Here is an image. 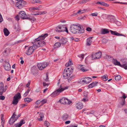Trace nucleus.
Wrapping results in <instances>:
<instances>
[{
    "instance_id": "16",
    "label": "nucleus",
    "mask_w": 127,
    "mask_h": 127,
    "mask_svg": "<svg viewBox=\"0 0 127 127\" xmlns=\"http://www.w3.org/2000/svg\"><path fill=\"white\" fill-rule=\"evenodd\" d=\"M78 68L80 70H81L83 72L88 71V70L85 68V66L83 65L79 64L77 65Z\"/></svg>"
},
{
    "instance_id": "36",
    "label": "nucleus",
    "mask_w": 127,
    "mask_h": 127,
    "mask_svg": "<svg viewBox=\"0 0 127 127\" xmlns=\"http://www.w3.org/2000/svg\"><path fill=\"white\" fill-rule=\"evenodd\" d=\"M114 22L118 26H120L121 25L122 23L120 22L115 20H114Z\"/></svg>"
},
{
    "instance_id": "44",
    "label": "nucleus",
    "mask_w": 127,
    "mask_h": 127,
    "mask_svg": "<svg viewBox=\"0 0 127 127\" xmlns=\"http://www.w3.org/2000/svg\"><path fill=\"white\" fill-rule=\"evenodd\" d=\"M89 110L88 109H83L82 110V111L83 112L85 111H86L85 112H84L85 113H87V114H89L90 113V112H89V113H88L87 112V111Z\"/></svg>"
},
{
    "instance_id": "33",
    "label": "nucleus",
    "mask_w": 127,
    "mask_h": 127,
    "mask_svg": "<svg viewBox=\"0 0 127 127\" xmlns=\"http://www.w3.org/2000/svg\"><path fill=\"white\" fill-rule=\"evenodd\" d=\"M24 100L25 101L29 103L32 101L33 99L30 97H26L24 98Z\"/></svg>"
},
{
    "instance_id": "14",
    "label": "nucleus",
    "mask_w": 127,
    "mask_h": 127,
    "mask_svg": "<svg viewBox=\"0 0 127 127\" xmlns=\"http://www.w3.org/2000/svg\"><path fill=\"white\" fill-rule=\"evenodd\" d=\"M4 66L5 69L7 71H9L11 68V66L10 64L8 63V60H5Z\"/></svg>"
},
{
    "instance_id": "21",
    "label": "nucleus",
    "mask_w": 127,
    "mask_h": 127,
    "mask_svg": "<svg viewBox=\"0 0 127 127\" xmlns=\"http://www.w3.org/2000/svg\"><path fill=\"white\" fill-rule=\"evenodd\" d=\"M76 106L77 109L80 110L83 108V105L82 103L80 102L77 103Z\"/></svg>"
},
{
    "instance_id": "57",
    "label": "nucleus",
    "mask_w": 127,
    "mask_h": 127,
    "mask_svg": "<svg viewBox=\"0 0 127 127\" xmlns=\"http://www.w3.org/2000/svg\"><path fill=\"white\" fill-rule=\"evenodd\" d=\"M86 30L88 31H91L92 29L88 27L87 28Z\"/></svg>"
},
{
    "instance_id": "46",
    "label": "nucleus",
    "mask_w": 127,
    "mask_h": 127,
    "mask_svg": "<svg viewBox=\"0 0 127 127\" xmlns=\"http://www.w3.org/2000/svg\"><path fill=\"white\" fill-rule=\"evenodd\" d=\"M44 125L45 126H46L47 127H48V126L49 125V123L48 122L46 121H45L44 122Z\"/></svg>"
},
{
    "instance_id": "53",
    "label": "nucleus",
    "mask_w": 127,
    "mask_h": 127,
    "mask_svg": "<svg viewBox=\"0 0 127 127\" xmlns=\"http://www.w3.org/2000/svg\"><path fill=\"white\" fill-rule=\"evenodd\" d=\"M40 103H41V101L38 100L36 101L35 103L36 104L38 105Z\"/></svg>"
},
{
    "instance_id": "51",
    "label": "nucleus",
    "mask_w": 127,
    "mask_h": 127,
    "mask_svg": "<svg viewBox=\"0 0 127 127\" xmlns=\"http://www.w3.org/2000/svg\"><path fill=\"white\" fill-rule=\"evenodd\" d=\"M41 12H37L36 13L33 14V15H41Z\"/></svg>"
},
{
    "instance_id": "6",
    "label": "nucleus",
    "mask_w": 127,
    "mask_h": 127,
    "mask_svg": "<svg viewBox=\"0 0 127 127\" xmlns=\"http://www.w3.org/2000/svg\"><path fill=\"white\" fill-rule=\"evenodd\" d=\"M55 30L57 32H66L67 33H68L67 28L64 26L60 25L57 27Z\"/></svg>"
},
{
    "instance_id": "32",
    "label": "nucleus",
    "mask_w": 127,
    "mask_h": 127,
    "mask_svg": "<svg viewBox=\"0 0 127 127\" xmlns=\"http://www.w3.org/2000/svg\"><path fill=\"white\" fill-rule=\"evenodd\" d=\"M13 115H14L13 116L14 118L16 120H17L18 118L19 117L21 116V114H19L18 116H17L15 113L14 112L13 114Z\"/></svg>"
},
{
    "instance_id": "42",
    "label": "nucleus",
    "mask_w": 127,
    "mask_h": 127,
    "mask_svg": "<svg viewBox=\"0 0 127 127\" xmlns=\"http://www.w3.org/2000/svg\"><path fill=\"white\" fill-rule=\"evenodd\" d=\"M30 10H40V8L39 7H33L30 8Z\"/></svg>"
},
{
    "instance_id": "17",
    "label": "nucleus",
    "mask_w": 127,
    "mask_h": 127,
    "mask_svg": "<svg viewBox=\"0 0 127 127\" xmlns=\"http://www.w3.org/2000/svg\"><path fill=\"white\" fill-rule=\"evenodd\" d=\"M127 97V96L125 95L124 93H123L122 96L121 97V99H122V102L121 103V104L122 105H123L125 104V99Z\"/></svg>"
},
{
    "instance_id": "48",
    "label": "nucleus",
    "mask_w": 127,
    "mask_h": 127,
    "mask_svg": "<svg viewBox=\"0 0 127 127\" xmlns=\"http://www.w3.org/2000/svg\"><path fill=\"white\" fill-rule=\"evenodd\" d=\"M47 102V100L46 99H43L41 101V103L43 104L46 103Z\"/></svg>"
},
{
    "instance_id": "18",
    "label": "nucleus",
    "mask_w": 127,
    "mask_h": 127,
    "mask_svg": "<svg viewBox=\"0 0 127 127\" xmlns=\"http://www.w3.org/2000/svg\"><path fill=\"white\" fill-rule=\"evenodd\" d=\"M25 121L24 120H22L20 122L16 124L15 125V127H21L23 124H25Z\"/></svg>"
},
{
    "instance_id": "61",
    "label": "nucleus",
    "mask_w": 127,
    "mask_h": 127,
    "mask_svg": "<svg viewBox=\"0 0 127 127\" xmlns=\"http://www.w3.org/2000/svg\"><path fill=\"white\" fill-rule=\"evenodd\" d=\"M43 85L44 86H48V84L44 82L43 83Z\"/></svg>"
},
{
    "instance_id": "5",
    "label": "nucleus",
    "mask_w": 127,
    "mask_h": 127,
    "mask_svg": "<svg viewBox=\"0 0 127 127\" xmlns=\"http://www.w3.org/2000/svg\"><path fill=\"white\" fill-rule=\"evenodd\" d=\"M72 68L66 67L64 69L63 73V77L65 78H67L69 77L70 74L72 73Z\"/></svg>"
},
{
    "instance_id": "64",
    "label": "nucleus",
    "mask_w": 127,
    "mask_h": 127,
    "mask_svg": "<svg viewBox=\"0 0 127 127\" xmlns=\"http://www.w3.org/2000/svg\"><path fill=\"white\" fill-rule=\"evenodd\" d=\"M77 127L75 126L70 125L67 126V127Z\"/></svg>"
},
{
    "instance_id": "2",
    "label": "nucleus",
    "mask_w": 127,
    "mask_h": 127,
    "mask_svg": "<svg viewBox=\"0 0 127 127\" xmlns=\"http://www.w3.org/2000/svg\"><path fill=\"white\" fill-rule=\"evenodd\" d=\"M70 31L74 33H82L84 30L83 27L79 24L72 25L70 27Z\"/></svg>"
},
{
    "instance_id": "58",
    "label": "nucleus",
    "mask_w": 127,
    "mask_h": 127,
    "mask_svg": "<svg viewBox=\"0 0 127 127\" xmlns=\"http://www.w3.org/2000/svg\"><path fill=\"white\" fill-rule=\"evenodd\" d=\"M88 101V99H87V98H84L82 100V101L85 102L86 101Z\"/></svg>"
},
{
    "instance_id": "12",
    "label": "nucleus",
    "mask_w": 127,
    "mask_h": 127,
    "mask_svg": "<svg viewBox=\"0 0 127 127\" xmlns=\"http://www.w3.org/2000/svg\"><path fill=\"white\" fill-rule=\"evenodd\" d=\"M101 53L99 52L95 53H93L92 55V58L93 59H96L100 58H101Z\"/></svg>"
},
{
    "instance_id": "60",
    "label": "nucleus",
    "mask_w": 127,
    "mask_h": 127,
    "mask_svg": "<svg viewBox=\"0 0 127 127\" xmlns=\"http://www.w3.org/2000/svg\"><path fill=\"white\" fill-rule=\"evenodd\" d=\"M84 55L83 54H81V55H79L78 56L79 57H81L82 58V59H83L84 57Z\"/></svg>"
},
{
    "instance_id": "43",
    "label": "nucleus",
    "mask_w": 127,
    "mask_h": 127,
    "mask_svg": "<svg viewBox=\"0 0 127 127\" xmlns=\"http://www.w3.org/2000/svg\"><path fill=\"white\" fill-rule=\"evenodd\" d=\"M104 57L105 59L109 60L111 58V56L107 55L105 54L104 56Z\"/></svg>"
},
{
    "instance_id": "19",
    "label": "nucleus",
    "mask_w": 127,
    "mask_h": 127,
    "mask_svg": "<svg viewBox=\"0 0 127 127\" xmlns=\"http://www.w3.org/2000/svg\"><path fill=\"white\" fill-rule=\"evenodd\" d=\"M109 31L108 29H102L101 31V34H104L108 33Z\"/></svg>"
},
{
    "instance_id": "23",
    "label": "nucleus",
    "mask_w": 127,
    "mask_h": 127,
    "mask_svg": "<svg viewBox=\"0 0 127 127\" xmlns=\"http://www.w3.org/2000/svg\"><path fill=\"white\" fill-rule=\"evenodd\" d=\"M110 31L111 34L113 35H116L117 36H125V35L118 33L116 31H114L111 30H110Z\"/></svg>"
},
{
    "instance_id": "10",
    "label": "nucleus",
    "mask_w": 127,
    "mask_h": 127,
    "mask_svg": "<svg viewBox=\"0 0 127 127\" xmlns=\"http://www.w3.org/2000/svg\"><path fill=\"white\" fill-rule=\"evenodd\" d=\"M19 16L20 17L23 19H27L30 20L31 19L30 18L27 17L25 12L24 11H21L19 12Z\"/></svg>"
},
{
    "instance_id": "41",
    "label": "nucleus",
    "mask_w": 127,
    "mask_h": 127,
    "mask_svg": "<svg viewBox=\"0 0 127 127\" xmlns=\"http://www.w3.org/2000/svg\"><path fill=\"white\" fill-rule=\"evenodd\" d=\"M102 78L103 79L104 81H106L108 79L107 75H105L102 76Z\"/></svg>"
},
{
    "instance_id": "34",
    "label": "nucleus",
    "mask_w": 127,
    "mask_h": 127,
    "mask_svg": "<svg viewBox=\"0 0 127 127\" xmlns=\"http://www.w3.org/2000/svg\"><path fill=\"white\" fill-rule=\"evenodd\" d=\"M122 65L121 67H122L124 68L126 70L127 69V62Z\"/></svg>"
},
{
    "instance_id": "62",
    "label": "nucleus",
    "mask_w": 127,
    "mask_h": 127,
    "mask_svg": "<svg viewBox=\"0 0 127 127\" xmlns=\"http://www.w3.org/2000/svg\"><path fill=\"white\" fill-rule=\"evenodd\" d=\"M70 121H66L65 122V124H69V123H70Z\"/></svg>"
},
{
    "instance_id": "39",
    "label": "nucleus",
    "mask_w": 127,
    "mask_h": 127,
    "mask_svg": "<svg viewBox=\"0 0 127 127\" xmlns=\"http://www.w3.org/2000/svg\"><path fill=\"white\" fill-rule=\"evenodd\" d=\"M121 78V77L120 75H118L116 76L115 78V79L117 81L120 80Z\"/></svg>"
},
{
    "instance_id": "28",
    "label": "nucleus",
    "mask_w": 127,
    "mask_h": 127,
    "mask_svg": "<svg viewBox=\"0 0 127 127\" xmlns=\"http://www.w3.org/2000/svg\"><path fill=\"white\" fill-rule=\"evenodd\" d=\"M88 10L87 9H84L82 10H80L77 13L74 14V15H75L78 14H82L84 13Z\"/></svg>"
},
{
    "instance_id": "3",
    "label": "nucleus",
    "mask_w": 127,
    "mask_h": 127,
    "mask_svg": "<svg viewBox=\"0 0 127 127\" xmlns=\"http://www.w3.org/2000/svg\"><path fill=\"white\" fill-rule=\"evenodd\" d=\"M59 82H58V87L57 89L51 95H50L51 97H55L58 95L60 93L64 90L68 89V86L64 87L61 85L59 86Z\"/></svg>"
},
{
    "instance_id": "40",
    "label": "nucleus",
    "mask_w": 127,
    "mask_h": 127,
    "mask_svg": "<svg viewBox=\"0 0 127 127\" xmlns=\"http://www.w3.org/2000/svg\"><path fill=\"white\" fill-rule=\"evenodd\" d=\"M72 64L73 63H72L71 60H69L68 62L65 65L66 66H68L72 65Z\"/></svg>"
},
{
    "instance_id": "25",
    "label": "nucleus",
    "mask_w": 127,
    "mask_h": 127,
    "mask_svg": "<svg viewBox=\"0 0 127 127\" xmlns=\"http://www.w3.org/2000/svg\"><path fill=\"white\" fill-rule=\"evenodd\" d=\"M98 83V82L96 81H95L93 82L91 84H90L88 86L89 88H92L94 87L95 86L97 85V84Z\"/></svg>"
},
{
    "instance_id": "8",
    "label": "nucleus",
    "mask_w": 127,
    "mask_h": 127,
    "mask_svg": "<svg viewBox=\"0 0 127 127\" xmlns=\"http://www.w3.org/2000/svg\"><path fill=\"white\" fill-rule=\"evenodd\" d=\"M26 4V2L24 1H18L16 4V6L19 9H21Z\"/></svg>"
},
{
    "instance_id": "29",
    "label": "nucleus",
    "mask_w": 127,
    "mask_h": 127,
    "mask_svg": "<svg viewBox=\"0 0 127 127\" xmlns=\"http://www.w3.org/2000/svg\"><path fill=\"white\" fill-rule=\"evenodd\" d=\"M39 116L40 118H38V120L39 121H42L44 117V114L42 113H40Z\"/></svg>"
},
{
    "instance_id": "55",
    "label": "nucleus",
    "mask_w": 127,
    "mask_h": 127,
    "mask_svg": "<svg viewBox=\"0 0 127 127\" xmlns=\"http://www.w3.org/2000/svg\"><path fill=\"white\" fill-rule=\"evenodd\" d=\"M36 3L41 4L42 3V2L40 0H36Z\"/></svg>"
},
{
    "instance_id": "47",
    "label": "nucleus",
    "mask_w": 127,
    "mask_h": 127,
    "mask_svg": "<svg viewBox=\"0 0 127 127\" xmlns=\"http://www.w3.org/2000/svg\"><path fill=\"white\" fill-rule=\"evenodd\" d=\"M45 78H44V80L46 81H49L48 78L47 74L45 75Z\"/></svg>"
},
{
    "instance_id": "11",
    "label": "nucleus",
    "mask_w": 127,
    "mask_h": 127,
    "mask_svg": "<svg viewBox=\"0 0 127 127\" xmlns=\"http://www.w3.org/2000/svg\"><path fill=\"white\" fill-rule=\"evenodd\" d=\"M48 65V64L47 63L44 62L38 64L37 66L39 70H42L47 67Z\"/></svg>"
},
{
    "instance_id": "26",
    "label": "nucleus",
    "mask_w": 127,
    "mask_h": 127,
    "mask_svg": "<svg viewBox=\"0 0 127 127\" xmlns=\"http://www.w3.org/2000/svg\"><path fill=\"white\" fill-rule=\"evenodd\" d=\"M96 4H99L104 6H108L109 5L107 3L102 2V1H97L96 3Z\"/></svg>"
},
{
    "instance_id": "50",
    "label": "nucleus",
    "mask_w": 127,
    "mask_h": 127,
    "mask_svg": "<svg viewBox=\"0 0 127 127\" xmlns=\"http://www.w3.org/2000/svg\"><path fill=\"white\" fill-rule=\"evenodd\" d=\"M98 13L97 12H95L91 14V15L93 16H96L98 15Z\"/></svg>"
},
{
    "instance_id": "24",
    "label": "nucleus",
    "mask_w": 127,
    "mask_h": 127,
    "mask_svg": "<svg viewBox=\"0 0 127 127\" xmlns=\"http://www.w3.org/2000/svg\"><path fill=\"white\" fill-rule=\"evenodd\" d=\"M14 115H12V116L10 118L9 121V123L10 125L13 124L16 121L15 119L13 117Z\"/></svg>"
},
{
    "instance_id": "13",
    "label": "nucleus",
    "mask_w": 127,
    "mask_h": 127,
    "mask_svg": "<svg viewBox=\"0 0 127 127\" xmlns=\"http://www.w3.org/2000/svg\"><path fill=\"white\" fill-rule=\"evenodd\" d=\"M60 102L61 104H69L72 102L71 101L64 97L62 98L61 99Z\"/></svg>"
},
{
    "instance_id": "37",
    "label": "nucleus",
    "mask_w": 127,
    "mask_h": 127,
    "mask_svg": "<svg viewBox=\"0 0 127 127\" xmlns=\"http://www.w3.org/2000/svg\"><path fill=\"white\" fill-rule=\"evenodd\" d=\"M61 44L60 43L57 42L55 43L54 45L55 48H58L60 46Z\"/></svg>"
},
{
    "instance_id": "45",
    "label": "nucleus",
    "mask_w": 127,
    "mask_h": 127,
    "mask_svg": "<svg viewBox=\"0 0 127 127\" xmlns=\"http://www.w3.org/2000/svg\"><path fill=\"white\" fill-rule=\"evenodd\" d=\"M15 30L16 31H19L20 30V28L18 26H15Z\"/></svg>"
},
{
    "instance_id": "63",
    "label": "nucleus",
    "mask_w": 127,
    "mask_h": 127,
    "mask_svg": "<svg viewBox=\"0 0 127 127\" xmlns=\"http://www.w3.org/2000/svg\"><path fill=\"white\" fill-rule=\"evenodd\" d=\"M41 14H46L47 13V12L46 11H42V12H41Z\"/></svg>"
},
{
    "instance_id": "4",
    "label": "nucleus",
    "mask_w": 127,
    "mask_h": 127,
    "mask_svg": "<svg viewBox=\"0 0 127 127\" xmlns=\"http://www.w3.org/2000/svg\"><path fill=\"white\" fill-rule=\"evenodd\" d=\"M36 48V47L34 43L33 45L31 46L28 47L26 46L25 48L26 50L25 53L28 55H30L32 54Z\"/></svg>"
},
{
    "instance_id": "38",
    "label": "nucleus",
    "mask_w": 127,
    "mask_h": 127,
    "mask_svg": "<svg viewBox=\"0 0 127 127\" xmlns=\"http://www.w3.org/2000/svg\"><path fill=\"white\" fill-rule=\"evenodd\" d=\"M30 91V89H28L25 93L24 94L23 96L24 97L26 96L28 94Z\"/></svg>"
},
{
    "instance_id": "15",
    "label": "nucleus",
    "mask_w": 127,
    "mask_h": 127,
    "mask_svg": "<svg viewBox=\"0 0 127 127\" xmlns=\"http://www.w3.org/2000/svg\"><path fill=\"white\" fill-rule=\"evenodd\" d=\"M4 85L2 82L0 83V95H2L3 93L6 90L4 89Z\"/></svg>"
},
{
    "instance_id": "1",
    "label": "nucleus",
    "mask_w": 127,
    "mask_h": 127,
    "mask_svg": "<svg viewBox=\"0 0 127 127\" xmlns=\"http://www.w3.org/2000/svg\"><path fill=\"white\" fill-rule=\"evenodd\" d=\"M48 35V34L47 33L42 34L34 40V43L36 46V48L37 47L42 46L45 45L46 43L44 41H40V40L44 39Z\"/></svg>"
},
{
    "instance_id": "7",
    "label": "nucleus",
    "mask_w": 127,
    "mask_h": 127,
    "mask_svg": "<svg viewBox=\"0 0 127 127\" xmlns=\"http://www.w3.org/2000/svg\"><path fill=\"white\" fill-rule=\"evenodd\" d=\"M21 97V94L20 93H18L16 94L14 97L12 104L14 105L17 104Z\"/></svg>"
},
{
    "instance_id": "35",
    "label": "nucleus",
    "mask_w": 127,
    "mask_h": 127,
    "mask_svg": "<svg viewBox=\"0 0 127 127\" xmlns=\"http://www.w3.org/2000/svg\"><path fill=\"white\" fill-rule=\"evenodd\" d=\"M108 18L109 19L111 20V21H114V20L115 19H114V16L110 15L108 16Z\"/></svg>"
},
{
    "instance_id": "27",
    "label": "nucleus",
    "mask_w": 127,
    "mask_h": 127,
    "mask_svg": "<svg viewBox=\"0 0 127 127\" xmlns=\"http://www.w3.org/2000/svg\"><path fill=\"white\" fill-rule=\"evenodd\" d=\"M67 41V40L66 38L63 37L60 40V42L63 44H65Z\"/></svg>"
},
{
    "instance_id": "20",
    "label": "nucleus",
    "mask_w": 127,
    "mask_h": 127,
    "mask_svg": "<svg viewBox=\"0 0 127 127\" xmlns=\"http://www.w3.org/2000/svg\"><path fill=\"white\" fill-rule=\"evenodd\" d=\"M92 37H90L87 39L86 45L87 46H90L91 45L92 41Z\"/></svg>"
},
{
    "instance_id": "9",
    "label": "nucleus",
    "mask_w": 127,
    "mask_h": 127,
    "mask_svg": "<svg viewBox=\"0 0 127 127\" xmlns=\"http://www.w3.org/2000/svg\"><path fill=\"white\" fill-rule=\"evenodd\" d=\"M92 80V78L90 77H86L83 78L81 80V82L83 84H87L90 82Z\"/></svg>"
},
{
    "instance_id": "49",
    "label": "nucleus",
    "mask_w": 127,
    "mask_h": 127,
    "mask_svg": "<svg viewBox=\"0 0 127 127\" xmlns=\"http://www.w3.org/2000/svg\"><path fill=\"white\" fill-rule=\"evenodd\" d=\"M83 95L85 96L86 98L88 97V92H84L83 93Z\"/></svg>"
},
{
    "instance_id": "31",
    "label": "nucleus",
    "mask_w": 127,
    "mask_h": 127,
    "mask_svg": "<svg viewBox=\"0 0 127 127\" xmlns=\"http://www.w3.org/2000/svg\"><path fill=\"white\" fill-rule=\"evenodd\" d=\"M3 32L5 36H8L9 34V32L7 28H4L3 30Z\"/></svg>"
},
{
    "instance_id": "56",
    "label": "nucleus",
    "mask_w": 127,
    "mask_h": 127,
    "mask_svg": "<svg viewBox=\"0 0 127 127\" xmlns=\"http://www.w3.org/2000/svg\"><path fill=\"white\" fill-rule=\"evenodd\" d=\"M107 41V40L106 39H103L102 40V42L104 44L106 43Z\"/></svg>"
},
{
    "instance_id": "54",
    "label": "nucleus",
    "mask_w": 127,
    "mask_h": 127,
    "mask_svg": "<svg viewBox=\"0 0 127 127\" xmlns=\"http://www.w3.org/2000/svg\"><path fill=\"white\" fill-rule=\"evenodd\" d=\"M1 121H5L4 117V116L3 114H1Z\"/></svg>"
},
{
    "instance_id": "59",
    "label": "nucleus",
    "mask_w": 127,
    "mask_h": 127,
    "mask_svg": "<svg viewBox=\"0 0 127 127\" xmlns=\"http://www.w3.org/2000/svg\"><path fill=\"white\" fill-rule=\"evenodd\" d=\"M31 2L33 4L36 3V0H31Z\"/></svg>"
},
{
    "instance_id": "22",
    "label": "nucleus",
    "mask_w": 127,
    "mask_h": 127,
    "mask_svg": "<svg viewBox=\"0 0 127 127\" xmlns=\"http://www.w3.org/2000/svg\"><path fill=\"white\" fill-rule=\"evenodd\" d=\"M112 61L113 63L115 65H117L121 67L122 65L120 64V62H118L116 60L113 59Z\"/></svg>"
},
{
    "instance_id": "30",
    "label": "nucleus",
    "mask_w": 127,
    "mask_h": 127,
    "mask_svg": "<svg viewBox=\"0 0 127 127\" xmlns=\"http://www.w3.org/2000/svg\"><path fill=\"white\" fill-rule=\"evenodd\" d=\"M69 117V116L68 114H64L62 117V119L63 120H67Z\"/></svg>"
},
{
    "instance_id": "52",
    "label": "nucleus",
    "mask_w": 127,
    "mask_h": 127,
    "mask_svg": "<svg viewBox=\"0 0 127 127\" xmlns=\"http://www.w3.org/2000/svg\"><path fill=\"white\" fill-rule=\"evenodd\" d=\"M1 95V96H0V100H4L5 98V97L3 95Z\"/></svg>"
}]
</instances>
